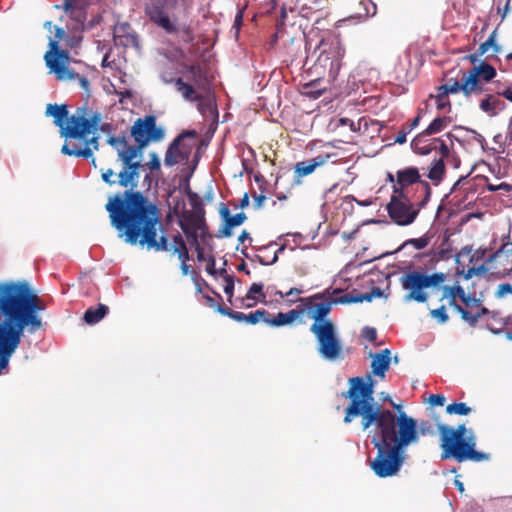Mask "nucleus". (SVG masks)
I'll return each mask as SVG.
<instances>
[{
	"label": "nucleus",
	"mask_w": 512,
	"mask_h": 512,
	"mask_svg": "<svg viewBox=\"0 0 512 512\" xmlns=\"http://www.w3.org/2000/svg\"><path fill=\"white\" fill-rule=\"evenodd\" d=\"M350 388L344 394L350 400L344 410L345 424L359 418L362 431L367 432L371 444L377 450L370 464L371 470L379 478L396 476L405 463L406 449L416 441L413 425L401 421L399 433H396L385 419L378 413V403L373 397L374 381L369 377L349 380Z\"/></svg>",
	"instance_id": "1"
},
{
	"label": "nucleus",
	"mask_w": 512,
	"mask_h": 512,
	"mask_svg": "<svg viewBox=\"0 0 512 512\" xmlns=\"http://www.w3.org/2000/svg\"><path fill=\"white\" fill-rule=\"evenodd\" d=\"M121 162L122 169L118 173L117 182L118 186L126 190L110 197L105 205L111 226L126 244L156 251L169 250L167 237L161 235L158 238V207L136 190L140 177V161L128 159Z\"/></svg>",
	"instance_id": "2"
},
{
	"label": "nucleus",
	"mask_w": 512,
	"mask_h": 512,
	"mask_svg": "<svg viewBox=\"0 0 512 512\" xmlns=\"http://www.w3.org/2000/svg\"><path fill=\"white\" fill-rule=\"evenodd\" d=\"M438 431L442 459L453 458L458 462L466 460L481 462L490 459L489 454L474 449L476 445L474 432L471 429L467 430L465 424H461L455 429L445 424H439Z\"/></svg>",
	"instance_id": "3"
},
{
	"label": "nucleus",
	"mask_w": 512,
	"mask_h": 512,
	"mask_svg": "<svg viewBox=\"0 0 512 512\" xmlns=\"http://www.w3.org/2000/svg\"><path fill=\"white\" fill-rule=\"evenodd\" d=\"M496 76V69L491 64L481 61L464 74L460 81L450 78L438 88V91L446 96L462 92L468 98L483 91V83L491 82Z\"/></svg>",
	"instance_id": "4"
},
{
	"label": "nucleus",
	"mask_w": 512,
	"mask_h": 512,
	"mask_svg": "<svg viewBox=\"0 0 512 512\" xmlns=\"http://www.w3.org/2000/svg\"><path fill=\"white\" fill-rule=\"evenodd\" d=\"M31 301V288L26 281H0V317L12 322Z\"/></svg>",
	"instance_id": "5"
},
{
	"label": "nucleus",
	"mask_w": 512,
	"mask_h": 512,
	"mask_svg": "<svg viewBox=\"0 0 512 512\" xmlns=\"http://www.w3.org/2000/svg\"><path fill=\"white\" fill-rule=\"evenodd\" d=\"M446 280V274L435 272L426 274L420 271H410L399 278L401 287L407 291L404 295V302L424 303L428 300L427 288L440 287Z\"/></svg>",
	"instance_id": "6"
},
{
	"label": "nucleus",
	"mask_w": 512,
	"mask_h": 512,
	"mask_svg": "<svg viewBox=\"0 0 512 512\" xmlns=\"http://www.w3.org/2000/svg\"><path fill=\"white\" fill-rule=\"evenodd\" d=\"M310 331L317 339V350L323 359L331 362L344 359L342 344L337 337L333 323L321 326L311 325Z\"/></svg>",
	"instance_id": "7"
},
{
	"label": "nucleus",
	"mask_w": 512,
	"mask_h": 512,
	"mask_svg": "<svg viewBox=\"0 0 512 512\" xmlns=\"http://www.w3.org/2000/svg\"><path fill=\"white\" fill-rule=\"evenodd\" d=\"M397 413L394 411L383 408L380 404H378V413L385 419V421L391 426V428L399 433V426H401V421L405 420L409 422V424L413 425L414 431L416 434V441L412 443V445H416L419 443L420 436L432 435L434 434V430L431 424L427 421H422L419 425L417 424L416 419L409 416L403 409L402 406H395Z\"/></svg>",
	"instance_id": "8"
},
{
	"label": "nucleus",
	"mask_w": 512,
	"mask_h": 512,
	"mask_svg": "<svg viewBox=\"0 0 512 512\" xmlns=\"http://www.w3.org/2000/svg\"><path fill=\"white\" fill-rule=\"evenodd\" d=\"M394 193L386 209L394 223L400 226H407L414 222L419 213V208H414L413 204L404 196L402 189L394 186Z\"/></svg>",
	"instance_id": "9"
},
{
	"label": "nucleus",
	"mask_w": 512,
	"mask_h": 512,
	"mask_svg": "<svg viewBox=\"0 0 512 512\" xmlns=\"http://www.w3.org/2000/svg\"><path fill=\"white\" fill-rule=\"evenodd\" d=\"M131 135L142 153L143 148L151 141H159L164 137L162 128L156 126L154 116H146L135 121L131 128Z\"/></svg>",
	"instance_id": "10"
},
{
	"label": "nucleus",
	"mask_w": 512,
	"mask_h": 512,
	"mask_svg": "<svg viewBox=\"0 0 512 512\" xmlns=\"http://www.w3.org/2000/svg\"><path fill=\"white\" fill-rule=\"evenodd\" d=\"M34 307L35 306L33 302L30 301L12 323L14 330L15 350L21 343V339L26 328L31 334L42 328V320L38 314H35Z\"/></svg>",
	"instance_id": "11"
},
{
	"label": "nucleus",
	"mask_w": 512,
	"mask_h": 512,
	"mask_svg": "<svg viewBox=\"0 0 512 512\" xmlns=\"http://www.w3.org/2000/svg\"><path fill=\"white\" fill-rule=\"evenodd\" d=\"M149 19L168 34H176L178 29L169 17L167 0H149L145 7Z\"/></svg>",
	"instance_id": "12"
},
{
	"label": "nucleus",
	"mask_w": 512,
	"mask_h": 512,
	"mask_svg": "<svg viewBox=\"0 0 512 512\" xmlns=\"http://www.w3.org/2000/svg\"><path fill=\"white\" fill-rule=\"evenodd\" d=\"M49 46L50 50L44 56L47 67L51 72L55 73L59 80L73 79L75 74L64 63V60L68 58V53L60 50L58 42L55 40H50Z\"/></svg>",
	"instance_id": "13"
},
{
	"label": "nucleus",
	"mask_w": 512,
	"mask_h": 512,
	"mask_svg": "<svg viewBox=\"0 0 512 512\" xmlns=\"http://www.w3.org/2000/svg\"><path fill=\"white\" fill-rule=\"evenodd\" d=\"M13 322L8 318L0 321V375L9 365L11 356L15 352Z\"/></svg>",
	"instance_id": "14"
},
{
	"label": "nucleus",
	"mask_w": 512,
	"mask_h": 512,
	"mask_svg": "<svg viewBox=\"0 0 512 512\" xmlns=\"http://www.w3.org/2000/svg\"><path fill=\"white\" fill-rule=\"evenodd\" d=\"M477 95H483L479 100V109L488 117H495L506 109L505 101L492 86V83H483V91Z\"/></svg>",
	"instance_id": "15"
},
{
	"label": "nucleus",
	"mask_w": 512,
	"mask_h": 512,
	"mask_svg": "<svg viewBox=\"0 0 512 512\" xmlns=\"http://www.w3.org/2000/svg\"><path fill=\"white\" fill-rule=\"evenodd\" d=\"M101 114L96 112L90 118H85L84 114L78 109L77 114L72 115V126L66 128V134L72 136L75 140H81L96 128L101 122Z\"/></svg>",
	"instance_id": "16"
},
{
	"label": "nucleus",
	"mask_w": 512,
	"mask_h": 512,
	"mask_svg": "<svg viewBox=\"0 0 512 512\" xmlns=\"http://www.w3.org/2000/svg\"><path fill=\"white\" fill-rule=\"evenodd\" d=\"M80 141H82L81 146L72 142L65 141L61 148V152L68 156L90 159L93 156L94 151L99 149L98 136H93L90 139L84 137Z\"/></svg>",
	"instance_id": "17"
},
{
	"label": "nucleus",
	"mask_w": 512,
	"mask_h": 512,
	"mask_svg": "<svg viewBox=\"0 0 512 512\" xmlns=\"http://www.w3.org/2000/svg\"><path fill=\"white\" fill-rule=\"evenodd\" d=\"M46 115L51 116L54 119V124L59 127L61 137H64L66 141L68 139H73L72 136H68L66 132V128H70L72 124V115L68 116L67 105H57V104H48L46 106Z\"/></svg>",
	"instance_id": "18"
},
{
	"label": "nucleus",
	"mask_w": 512,
	"mask_h": 512,
	"mask_svg": "<svg viewBox=\"0 0 512 512\" xmlns=\"http://www.w3.org/2000/svg\"><path fill=\"white\" fill-rule=\"evenodd\" d=\"M107 143L117 151L118 160L136 159L141 155L140 148L128 144L125 136H110Z\"/></svg>",
	"instance_id": "19"
},
{
	"label": "nucleus",
	"mask_w": 512,
	"mask_h": 512,
	"mask_svg": "<svg viewBox=\"0 0 512 512\" xmlns=\"http://www.w3.org/2000/svg\"><path fill=\"white\" fill-rule=\"evenodd\" d=\"M345 50L339 41H334L330 44L329 51L323 50L319 56L320 61H328L329 74L336 76L341 68V59L344 57Z\"/></svg>",
	"instance_id": "20"
},
{
	"label": "nucleus",
	"mask_w": 512,
	"mask_h": 512,
	"mask_svg": "<svg viewBox=\"0 0 512 512\" xmlns=\"http://www.w3.org/2000/svg\"><path fill=\"white\" fill-rule=\"evenodd\" d=\"M329 158V154L318 155L314 158L296 163L294 169L295 182L300 183L302 177L312 174L317 167L324 165Z\"/></svg>",
	"instance_id": "21"
},
{
	"label": "nucleus",
	"mask_w": 512,
	"mask_h": 512,
	"mask_svg": "<svg viewBox=\"0 0 512 512\" xmlns=\"http://www.w3.org/2000/svg\"><path fill=\"white\" fill-rule=\"evenodd\" d=\"M370 357L372 358V373L375 376L383 378L385 376V372L388 371L392 360L390 349L386 348L377 353H370Z\"/></svg>",
	"instance_id": "22"
},
{
	"label": "nucleus",
	"mask_w": 512,
	"mask_h": 512,
	"mask_svg": "<svg viewBox=\"0 0 512 512\" xmlns=\"http://www.w3.org/2000/svg\"><path fill=\"white\" fill-rule=\"evenodd\" d=\"M182 138L183 134L178 135L168 146L164 157V164L166 166H174L185 158L179 148Z\"/></svg>",
	"instance_id": "23"
},
{
	"label": "nucleus",
	"mask_w": 512,
	"mask_h": 512,
	"mask_svg": "<svg viewBox=\"0 0 512 512\" xmlns=\"http://www.w3.org/2000/svg\"><path fill=\"white\" fill-rule=\"evenodd\" d=\"M303 312L304 310L298 309H292L286 313L279 312L274 318L271 319L268 317V319H265V323L273 327L289 325L297 320Z\"/></svg>",
	"instance_id": "24"
},
{
	"label": "nucleus",
	"mask_w": 512,
	"mask_h": 512,
	"mask_svg": "<svg viewBox=\"0 0 512 512\" xmlns=\"http://www.w3.org/2000/svg\"><path fill=\"white\" fill-rule=\"evenodd\" d=\"M247 219L244 212H239L235 215H230L229 218L222 224L218 231V238H228L232 235V228L242 225Z\"/></svg>",
	"instance_id": "25"
},
{
	"label": "nucleus",
	"mask_w": 512,
	"mask_h": 512,
	"mask_svg": "<svg viewBox=\"0 0 512 512\" xmlns=\"http://www.w3.org/2000/svg\"><path fill=\"white\" fill-rule=\"evenodd\" d=\"M332 305L333 302H331V300L315 304L311 313V318L314 320L312 325L321 326L327 323H332L331 320L326 319V316L331 311Z\"/></svg>",
	"instance_id": "26"
},
{
	"label": "nucleus",
	"mask_w": 512,
	"mask_h": 512,
	"mask_svg": "<svg viewBox=\"0 0 512 512\" xmlns=\"http://www.w3.org/2000/svg\"><path fill=\"white\" fill-rule=\"evenodd\" d=\"M108 311L109 308L100 303L96 307H89L84 313L83 320L88 325H95L107 315Z\"/></svg>",
	"instance_id": "27"
},
{
	"label": "nucleus",
	"mask_w": 512,
	"mask_h": 512,
	"mask_svg": "<svg viewBox=\"0 0 512 512\" xmlns=\"http://www.w3.org/2000/svg\"><path fill=\"white\" fill-rule=\"evenodd\" d=\"M420 174L417 168L408 167L397 172V184L405 187L418 182Z\"/></svg>",
	"instance_id": "28"
},
{
	"label": "nucleus",
	"mask_w": 512,
	"mask_h": 512,
	"mask_svg": "<svg viewBox=\"0 0 512 512\" xmlns=\"http://www.w3.org/2000/svg\"><path fill=\"white\" fill-rule=\"evenodd\" d=\"M175 86L186 101L194 102L199 96L193 86L184 82L181 77L175 79Z\"/></svg>",
	"instance_id": "29"
},
{
	"label": "nucleus",
	"mask_w": 512,
	"mask_h": 512,
	"mask_svg": "<svg viewBox=\"0 0 512 512\" xmlns=\"http://www.w3.org/2000/svg\"><path fill=\"white\" fill-rule=\"evenodd\" d=\"M450 122V117H437L428 125V127L421 134H423L424 136L438 134L442 132L444 129H446Z\"/></svg>",
	"instance_id": "30"
},
{
	"label": "nucleus",
	"mask_w": 512,
	"mask_h": 512,
	"mask_svg": "<svg viewBox=\"0 0 512 512\" xmlns=\"http://www.w3.org/2000/svg\"><path fill=\"white\" fill-rule=\"evenodd\" d=\"M497 29H494L488 38L482 42L478 47V55H484L490 48H492L495 54L501 52V46L496 42Z\"/></svg>",
	"instance_id": "31"
},
{
	"label": "nucleus",
	"mask_w": 512,
	"mask_h": 512,
	"mask_svg": "<svg viewBox=\"0 0 512 512\" xmlns=\"http://www.w3.org/2000/svg\"><path fill=\"white\" fill-rule=\"evenodd\" d=\"M197 103V109L198 111L203 114H210L213 115L216 113L215 103L212 97L210 96H203L199 94L197 99L194 101Z\"/></svg>",
	"instance_id": "32"
},
{
	"label": "nucleus",
	"mask_w": 512,
	"mask_h": 512,
	"mask_svg": "<svg viewBox=\"0 0 512 512\" xmlns=\"http://www.w3.org/2000/svg\"><path fill=\"white\" fill-rule=\"evenodd\" d=\"M490 83L503 100L506 99L512 102V81H501L494 78Z\"/></svg>",
	"instance_id": "33"
},
{
	"label": "nucleus",
	"mask_w": 512,
	"mask_h": 512,
	"mask_svg": "<svg viewBox=\"0 0 512 512\" xmlns=\"http://www.w3.org/2000/svg\"><path fill=\"white\" fill-rule=\"evenodd\" d=\"M445 172V164L442 158L434 160L428 173V178L438 184Z\"/></svg>",
	"instance_id": "34"
},
{
	"label": "nucleus",
	"mask_w": 512,
	"mask_h": 512,
	"mask_svg": "<svg viewBox=\"0 0 512 512\" xmlns=\"http://www.w3.org/2000/svg\"><path fill=\"white\" fill-rule=\"evenodd\" d=\"M443 290H444V295L442 297L443 298H450V305L453 306L455 308V299L458 297V298H463L464 296V289L462 286L460 285H455V286H444L443 287Z\"/></svg>",
	"instance_id": "35"
},
{
	"label": "nucleus",
	"mask_w": 512,
	"mask_h": 512,
	"mask_svg": "<svg viewBox=\"0 0 512 512\" xmlns=\"http://www.w3.org/2000/svg\"><path fill=\"white\" fill-rule=\"evenodd\" d=\"M115 41L118 45H122L124 47L140 48L138 35L131 31L127 34L120 35V38Z\"/></svg>",
	"instance_id": "36"
},
{
	"label": "nucleus",
	"mask_w": 512,
	"mask_h": 512,
	"mask_svg": "<svg viewBox=\"0 0 512 512\" xmlns=\"http://www.w3.org/2000/svg\"><path fill=\"white\" fill-rule=\"evenodd\" d=\"M471 411L472 408L464 402L451 403L446 407L448 414L468 415Z\"/></svg>",
	"instance_id": "37"
},
{
	"label": "nucleus",
	"mask_w": 512,
	"mask_h": 512,
	"mask_svg": "<svg viewBox=\"0 0 512 512\" xmlns=\"http://www.w3.org/2000/svg\"><path fill=\"white\" fill-rule=\"evenodd\" d=\"M488 271V268L485 264H482L478 267H471L468 270H458L457 274L462 275L465 280L471 279L473 276H480L485 274Z\"/></svg>",
	"instance_id": "38"
},
{
	"label": "nucleus",
	"mask_w": 512,
	"mask_h": 512,
	"mask_svg": "<svg viewBox=\"0 0 512 512\" xmlns=\"http://www.w3.org/2000/svg\"><path fill=\"white\" fill-rule=\"evenodd\" d=\"M269 313L266 310H256L254 312L249 313L246 315L245 323H249L252 325L257 324L260 320L265 322V319H268Z\"/></svg>",
	"instance_id": "39"
},
{
	"label": "nucleus",
	"mask_w": 512,
	"mask_h": 512,
	"mask_svg": "<svg viewBox=\"0 0 512 512\" xmlns=\"http://www.w3.org/2000/svg\"><path fill=\"white\" fill-rule=\"evenodd\" d=\"M424 138L423 134L417 135L411 142V147L414 150L415 153L420 155H428L432 151V147L430 146H423L420 147V144Z\"/></svg>",
	"instance_id": "40"
},
{
	"label": "nucleus",
	"mask_w": 512,
	"mask_h": 512,
	"mask_svg": "<svg viewBox=\"0 0 512 512\" xmlns=\"http://www.w3.org/2000/svg\"><path fill=\"white\" fill-rule=\"evenodd\" d=\"M180 227L191 245L196 246L197 244H199L198 231L195 227H190L183 222H180Z\"/></svg>",
	"instance_id": "41"
},
{
	"label": "nucleus",
	"mask_w": 512,
	"mask_h": 512,
	"mask_svg": "<svg viewBox=\"0 0 512 512\" xmlns=\"http://www.w3.org/2000/svg\"><path fill=\"white\" fill-rule=\"evenodd\" d=\"M101 178L103 182L109 186L118 185V173H115L114 170L111 168L101 169Z\"/></svg>",
	"instance_id": "42"
},
{
	"label": "nucleus",
	"mask_w": 512,
	"mask_h": 512,
	"mask_svg": "<svg viewBox=\"0 0 512 512\" xmlns=\"http://www.w3.org/2000/svg\"><path fill=\"white\" fill-rule=\"evenodd\" d=\"M455 310L461 314V317L463 320H465L466 322H468L470 325H475L478 320L481 318V314H475V315H472L470 312H468L467 310L463 309L460 305L458 304H455Z\"/></svg>",
	"instance_id": "43"
},
{
	"label": "nucleus",
	"mask_w": 512,
	"mask_h": 512,
	"mask_svg": "<svg viewBox=\"0 0 512 512\" xmlns=\"http://www.w3.org/2000/svg\"><path fill=\"white\" fill-rule=\"evenodd\" d=\"M428 244H429V238L420 237V238L409 239V240L405 241L402 244V246L400 247V249H404L408 246H413L415 249L421 250V249L425 248Z\"/></svg>",
	"instance_id": "44"
},
{
	"label": "nucleus",
	"mask_w": 512,
	"mask_h": 512,
	"mask_svg": "<svg viewBox=\"0 0 512 512\" xmlns=\"http://www.w3.org/2000/svg\"><path fill=\"white\" fill-rule=\"evenodd\" d=\"M359 5L364 10V17L369 18L373 17L377 13V6L372 0H361Z\"/></svg>",
	"instance_id": "45"
},
{
	"label": "nucleus",
	"mask_w": 512,
	"mask_h": 512,
	"mask_svg": "<svg viewBox=\"0 0 512 512\" xmlns=\"http://www.w3.org/2000/svg\"><path fill=\"white\" fill-rule=\"evenodd\" d=\"M430 315L432 318L436 319L439 323L444 324L448 321L449 316L446 312V308L444 305H442L439 308L432 309L430 311Z\"/></svg>",
	"instance_id": "46"
},
{
	"label": "nucleus",
	"mask_w": 512,
	"mask_h": 512,
	"mask_svg": "<svg viewBox=\"0 0 512 512\" xmlns=\"http://www.w3.org/2000/svg\"><path fill=\"white\" fill-rule=\"evenodd\" d=\"M315 86H316V82H310V83H307L305 86H304V94L307 95L308 97L312 98V99H318L322 93H323V90L322 89H315Z\"/></svg>",
	"instance_id": "47"
},
{
	"label": "nucleus",
	"mask_w": 512,
	"mask_h": 512,
	"mask_svg": "<svg viewBox=\"0 0 512 512\" xmlns=\"http://www.w3.org/2000/svg\"><path fill=\"white\" fill-rule=\"evenodd\" d=\"M285 250V245H282L281 247H279L276 252L274 253L273 257L271 260L269 261H264V257L260 256V255H255V259L261 264V265H264V266H267V265H272L274 263H276L278 261V258H279V254L282 253L283 251Z\"/></svg>",
	"instance_id": "48"
},
{
	"label": "nucleus",
	"mask_w": 512,
	"mask_h": 512,
	"mask_svg": "<svg viewBox=\"0 0 512 512\" xmlns=\"http://www.w3.org/2000/svg\"><path fill=\"white\" fill-rule=\"evenodd\" d=\"M224 280H225L224 293L230 299L233 296V292H234V277L232 275H225Z\"/></svg>",
	"instance_id": "49"
},
{
	"label": "nucleus",
	"mask_w": 512,
	"mask_h": 512,
	"mask_svg": "<svg viewBox=\"0 0 512 512\" xmlns=\"http://www.w3.org/2000/svg\"><path fill=\"white\" fill-rule=\"evenodd\" d=\"M362 337L370 342H373L377 338V331L374 327L365 326L362 329L361 333Z\"/></svg>",
	"instance_id": "50"
},
{
	"label": "nucleus",
	"mask_w": 512,
	"mask_h": 512,
	"mask_svg": "<svg viewBox=\"0 0 512 512\" xmlns=\"http://www.w3.org/2000/svg\"><path fill=\"white\" fill-rule=\"evenodd\" d=\"M508 293L512 294V285L509 283H502L498 285L497 290L495 292V297L502 298Z\"/></svg>",
	"instance_id": "51"
},
{
	"label": "nucleus",
	"mask_w": 512,
	"mask_h": 512,
	"mask_svg": "<svg viewBox=\"0 0 512 512\" xmlns=\"http://www.w3.org/2000/svg\"><path fill=\"white\" fill-rule=\"evenodd\" d=\"M150 160L146 163V166L150 170H159L160 169V159L158 157V154L156 152H150L149 154Z\"/></svg>",
	"instance_id": "52"
},
{
	"label": "nucleus",
	"mask_w": 512,
	"mask_h": 512,
	"mask_svg": "<svg viewBox=\"0 0 512 512\" xmlns=\"http://www.w3.org/2000/svg\"><path fill=\"white\" fill-rule=\"evenodd\" d=\"M130 32V26L128 23H119L114 27L115 40L120 38V35H124Z\"/></svg>",
	"instance_id": "53"
},
{
	"label": "nucleus",
	"mask_w": 512,
	"mask_h": 512,
	"mask_svg": "<svg viewBox=\"0 0 512 512\" xmlns=\"http://www.w3.org/2000/svg\"><path fill=\"white\" fill-rule=\"evenodd\" d=\"M263 287L264 286L262 283H253L248 290V293L246 295L247 298L253 299V294H259L264 298L265 295L263 294Z\"/></svg>",
	"instance_id": "54"
},
{
	"label": "nucleus",
	"mask_w": 512,
	"mask_h": 512,
	"mask_svg": "<svg viewBox=\"0 0 512 512\" xmlns=\"http://www.w3.org/2000/svg\"><path fill=\"white\" fill-rule=\"evenodd\" d=\"M331 302H333V304H351V303H356V295L355 296H351V295L345 294V295H342V296H340L338 298L331 299Z\"/></svg>",
	"instance_id": "55"
},
{
	"label": "nucleus",
	"mask_w": 512,
	"mask_h": 512,
	"mask_svg": "<svg viewBox=\"0 0 512 512\" xmlns=\"http://www.w3.org/2000/svg\"><path fill=\"white\" fill-rule=\"evenodd\" d=\"M436 104H437V109L438 110H443L447 106H450V102L447 99V96L446 95H442L441 92H438V94L436 95Z\"/></svg>",
	"instance_id": "56"
},
{
	"label": "nucleus",
	"mask_w": 512,
	"mask_h": 512,
	"mask_svg": "<svg viewBox=\"0 0 512 512\" xmlns=\"http://www.w3.org/2000/svg\"><path fill=\"white\" fill-rule=\"evenodd\" d=\"M421 185L424 187L425 189V197L424 199L419 203V208H422L424 207L427 202L429 201L430 197H431V187L429 185L428 182L426 181H420Z\"/></svg>",
	"instance_id": "57"
},
{
	"label": "nucleus",
	"mask_w": 512,
	"mask_h": 512,
	"mask_svg": "<svg viewBox=\"0 0 512 512\" xmlns=\"http://www.w3.org/2000/svg\"><path fill=\"white\" fill-rule=\"evenodd\" d=\"M429 403L434 406H443L445 397L441 394H432L429 396Z\"/></svg>",
	"instance_id": "58"
},
{
	"label": "nucleus",
	"mask_w": 512,
	"mask_h": 512,
	"mask_svg": "<svg viewBox=\"0 0 512 512\" xmlns=\"http://www.w3.org/2000/svg\"><path fill=\"white\" fill-rule=\"evenodd\" d=\"M434 141L440 144L439 150L441 158L443 159L444 157H448L450 154V148L448 145L441 138H436Z\"/></svg>",
	"instance_id": "59"
},
{
	"label": "nucleus",
	"mask_w": 512,
	"mask_h": 512,
	"mask_svg": "<svg viewBox=\"0 0 512 512\" xmlns=\"http://www.w3.org/2000/svg\"><path fill=\"white\" fill-rule=\"evenodd\" d=\"M174 253L178 254V258L181 262H186L189 259V253L186 246L182 248L174 247Z\"/></svg>",
	"instance_id": "60"
},
{
	"label": "nucleus",
	"mask_w": 512,
	"mask_h": 512,
	"mask_svg": "<svg viewBox=\"0 0 512 512\" xmlns=\"http://www.w3.org/2000/svg\"><path fill=\"white\" fill-rule=\"evenodd\" d=\"M472 251V247L464 246L460 249L459 253L456 255L455 260L457 264H460V257L468 256Z\"/></svg>",
	"instance_id": "61"
},
{
	"label": "nucleus",
	"mask_w": 512,
	"mask_h": 512,
	"mask_svg": "<svg viewBox=\"0 0 512 512\" xmlns=\"http://www.w3.org/2000/svg\"><path fill=\"white\" fill-rule=\"evenodd\" d=\"M373 300V297H372V294L371 292L370 293H365V294H357L356 295V303H361V302H370Z\"/></svg>",
	"instance_id": "62"
},
{
	"label": "nucleus",
	"mask_w": 512,
	"mask_h": 512,
	"mask_svg": "<svg viewBox=\"0 0 512 512\" xmlns=\"http://www.w3.org/2000/svg\"><path fill=\"white\" fill-rule=\"evenodd\" d=\"M303 291L299 288H296V287H293L291 288L288 292H286L285 294H283L281 291H278L277 294L283 298L285 296H291V295H299L301 294Z\"/></svg>",
	"instance_id": "63"
},
{
	"label": "nucleus",
	"mask_w": 512,
	"mask_h": 512,
	"mask_svg": "<svg viewBox=\"0 0 512 512\" xmlns=\"http://www.w3.org/2000/svg\"><path fill=\"white\" fill-rule=\"evenodd\" d=\"M265 199H266V197L262 194L256 195L254 197V206L258 209L261 208L263 206Z\"/></svg>",
	"instance_id": "64"
}]
</instances>
